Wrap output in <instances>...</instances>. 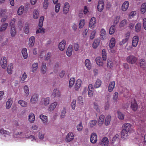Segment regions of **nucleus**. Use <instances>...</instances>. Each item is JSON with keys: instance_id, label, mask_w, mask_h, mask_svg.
Here are the masks:
<instances>
[{"instance_id": "338daca9", "label": "nucleus", "mask_w": 146, "mask_h": 146, "mask_svg": "<svg viewBox=\"0 0 146 146\" xmlns=\"http://www.w3.org/2000/svg\"><path fill=\"white\" fill-rule=\"evenodd\" d=\"M47 70L46 64H43L41 67V71L43 74L45 73Z\"/></svg>"}, {"instance_id": "a878e982", "label": "nucleus", "mask_w": 146, "mask_h": 146, "mask_svg": "<svg viewBox=\"0 0 146 146\" xmlns=\"http://www.w3.org/2000/svg\"><path fill=\"white\" fill-rule=\"evenodd\" d=\"M100 40L98 38H96L94 39L92 47L93 48H96L100 44Z\"/></svg>"}, {"instance_id": "8fccbe9b", "label": "nucleus", "mask_w": 146, "mask_h": 146, "mask_svg": "<svg viewBox=\"0 0 146 146\" xmlns=\"http://www.w3.org/2000/svg\"><path fill=\"white\" fill-rule=\"evenodd\" d=\"M102 58L104 61H106L107 60V53L105 49H103L102 50Z\"/></svg>"}, {"instance_id": "3c124183", "label": "nucleus", "mask_w": 146, "mask_h": 146, "mask_svg": "<svg viewBox=\"0 0 146 146\" xmlns=\"http://www.w3.org/2000/svg\"><path fill=\"white\" fill-rule=\"evenodd\" d=\"M16 19L14 18L11 19L9 22V25L10 27H15V24Z\"/></svg>"}, {"instance_id": "bf43d9fd", "label": "nucleus", "mask_w": 146, "mask_h": 146, "mask_svg": "<svg viewBox=\"0 0 146 146\" xmlns=\"http://www.w3.org/2000/svg\"><path fill=\"white\" fill-rule=\"evenodd\" d=\"M141 23H137L135 27V31L137 32H139L141 30Z\"/></svg>"}, {"instance_id": "4d7b16f0", "label": "nucleus", "mask_w": 146, "mask_h": 146, "mask_svg": "<svg viewBox=\"0 0 146 146\" xmlns=\"http://www.w3.org/2000/svg\"><path fill=\"white\" fill-rule=\"evenodd\" d=\"M61 4L60 3H57L54 7V11L56 13H58L60 10Z\"/></svg>"}, {"instance_id": "a19ab883", "label": "nucleus", "mask_w": 146, "mask_h": 146, "mask_svg": "<svg viewBox=\"0 0 146 146\" xmlns=\"http://www.w3.org/2000/svg\"><path fill=\"white\" fill-rule=\"evenodd\" d=\"M86 23L85 20L84 19H80L78 23V27L79 29L82 28Z\"/></svg>"}, {"instance_id": "f704fd0d", "label": "nucleus", "mask_w": 146, "mask_h": 146, "mask_svg": "<svg viewBox=\"0 0 146 146\" xmlns=\"http://www.w3.org/2000/svg\"><path fill=\"white\" fill-rule=\"evenodd\" d=\"M35 42V38L34 36H31L29 39V45L30 47H33Z\"/></svg>"}, {"instance_id": "09e8293b", "label": "nucleus", "mask_w": 146, "mask_h": 146, "mask_svg": "<svg viewBox=\"0 0 146 146\" xmlns=\"http://www.w3.org/2000/svg\"><path fill=\"white\" fill-rule=\"evenodd\" d=\"M27 77V75L26 73L24 72L23 74L20 78V81L22 83H24L25 82V80L26 79Z\"/></svg>"}, {"instance_id": "5701e85b", "label": "nucleus", "mask_w": 146, "mask_h": 146, "mask_svg": "<svg viewBox=\"0 0 146 146\" xmlns=\"http://www.w3.org/2000/svg\"><path fill=\"white\" fill-rule=\"evenodd\" d=\"M84 64L87 69L90 70L92 68V64L89 59H86L85 61Z\"/></svg>"}, {"instance_id": "0e129e2a", "label": "nucleus", "mask_w": 146, "mask_h": 146, "mask_svg": "<svg viewBox=\"0 0 146 146\" xmlns=\"http://www.w3.org/2000/svg\"><path fill=\"white\" fill-rule=\"evenodd\" d=\"M45 29L42 27H40L36 31V34L40 33L44 34L45 33Z\"/></svg>"}, {"instance_id": "f8f14e48", "label": "nucleus", "mask_w": 146, "mask_h": 146, "mask_svg": "<svg viewBox=\"0 0 146 146\" xmlns=\"http://www.w3.org/2000/svg\"><path fill=\"white\" fill-rule=\"evenodd\" d=\"M131 110L134 111H136L138 108V106L135 100L133 99L131 102Z\"/></svg>"}, {"instance_id": "052dcab7", "label": "nucleus", "mask_w": 146, "mask_h": 146, "mask_svg": "<svg viewBox=\"0 0 146 146\" xmlns=\"http://www.w3.org/2000/svg\"><path fill=\"white\" fill-rule=\"evenodd\" d=\"M44 17L43 16H41L39 19V22L38 25L40 27H42L43 26V23L44 20Z\"/></svg>"}, {"instance_id": "49530a36", "label": "nucleus", "mask_w": 146, "mask_h": 146, "mask_svg": "<svg viewBox=\"0 0 146 146\" xmlns=\"http://www.w3.org/2000/svg\"><path fill=\"white\" fill-rule=\"evenodd\" d=\"M40 118L44 123H46L48 121L47 117L42 114L40 115Z\"/></svg>"}, {"instance_id": "bb28decb", "label": "nucleus", "mask_w": 146, "mask_h": 146, "mask_svg": "<svg viewBox=\"0 0 146 146\" xmlns=\"http://www.w3.org/2000/svg\"><path fill=\"white\" fill-rule=\"evenodd\" d=\"M35 120V117L34 114L31 113H29L28 116V120L29 122L31 123H34Z\"/></svg>"}, {"instance_id": "e433bc0d", "label": "nucleus", "mask_w": 146, "mask_h": 146, "mask_svg": "<svg viewBox=\"0 0 146 146\" xmlns=\"http://www.w3.org/2000/svg\"><path fill=\"white\" fill-rule=\"evenodd\" d=\"M18 103L22 107H27L28 105L27 102L22 100H19Z\"/></svg>"}, {"instance_id": "4468645a", "label": "nucleus", "mask_w": 146, "mask_h": 146, "mask_svg": "<svg viewBox=\"0 0 146 146\" xmlns=\"http://www.w3.org/2000/svg\"><path fill=\"white\" fill-rule=\"evenodd\" d=\"M70 5L68 2L65 3L63 7V13L65 14H67L69 11Z\"/></svg>"}, {"instance_id": "f257e3e1", "label": "nucleus", "mask_w": 146, "mask_h": 146, "mask_svg": "<svg viewBox=\"0 0 146 146\" xmlns=\"http://www.w3.org/2000/svg\"><path fill=\"white\" fill-rule=\"evenodd\" d=\"M14 137L19 139L18 141H23L27 139H30L32 141H35L36 142H38V141L35 137L33 135L28 136L25 135L24 133L22 132H19L15 134Z\"/></svg>"}, {"instance_id": "4c0bfd02", "label": "nucleus", "mask_w": 146, "mask_h": 146, "mask_svg": "<svg viewBox=\"0 0 146 146\" xmlns=\"http://www.w3.org/2000/svg\"><path fill=\"white\" fill-rule=\"evenodd\" d=\"M106 35V32L105 30L104 29H101L100 31V36L102 40H104L105 39Z\"/></svg>"}, {"instance_id": "72a5a7b5", "label": "nucleus", "mask_w": 146, "mask_h": 146, "mask_svg": "<svg viewBox=\"0 0 146 146\" xmlns=\"http://www.w3.org/2000/svg\"><path fill=\"white\" fill-rule=\"evenodd\" d=\"M13 103V99L11 98H10L8 99V101L6 103V108L7 109H9L10 108Z\"/></svg>"}, {"instance_id": "f03ea898", "label": "nucleus", "mask_w": 146, "mask_h": 146, "mask_svg": "<svg viewBox=\"0 0 146 146\" xmlns=\"http://www.w3.org/2000/svg\"><path fill=\"white\" fill-rule=\"evenodd\" d=\"M112 143L113 146H120V137L118 134H116L113 136Z\"/></svg>"}, {"instance_id": "de8ad7c7", "label": "nucleus", "mask_w": 146, "mask_h": 146, "mask_svg": "<svg viewBox=\"0 0 146 146\" xmlns=\"http://www.w3.org/2000/svg\"><path fill=\"white\" fill-rule=\"evenodd\" d=\"M102 82L101 80L99 79H97L94 85V87L96 88H99L101 86Z\"/></svg>"}, {"instance_id": "ea45409f", "label": "nucleus", "mask_w": 146, "mask_h": 146, "mask_svg": "<svg viewBox=\"0 0 146 146\" xmlns=\"http://www.w3.org/2000/svg\"><path fill=\"white\" fill-rule=\"evenodd\" d=\"M16 33L17 31L15 27H11L10 34L11 37H15L16 35Z\"/></svg>"}, {"instance_id": "2f4dec72", "label": "nucleus", "mask_w": 146, "mask_h": 146, "mask_svg": "<svg viewBox=\"0 0 146 146\" xmlns=\"http://www.w3.org/2000/svg\"><path fill=\"white\" fill-rule=\"evenodd\" d=\"M140 11L141 14H144L146 11V3H143L140 7Z\"/></svg>"}, {"instance_id": "f3484780", "label": "nucleus", "mask_w": 146, "mask_h": 146, "mask_svg": "<svg viewBox=\"0 0 146 146\" xmlns=\"http://www.w3.org/2000/svg\"><path fill=\"white\" fill-rule=\"evenodd\" d=\"M90 142L92 143H96L97 141V136L95 133H92L90 138Z\"/></svg>"}, {"instance_id": "412c9836", "label": "nucleus", "mask_w": 146, "mask_h": 146, "mask_svg": "<svg viewBox=\"0 0 146 146\" xmlns=\"http://www.w3.org/2000/svg\"><path fill=\"white\" fill-rule=\"evenodd\" d=\"M101 146H108L109 141L106 137H104L102 139L100 143Z\"/></svg>"}, {"instance_id": "c03bdc74", "label": "nucleus", "mask_w": 146, "mask_h": 146, "mask_svg": "<svg viewBox=\"0 0 146 146\" xmlns=\"http://www.w3.org/2000/svg\"><path fill=\"white\" fill-rule=\"evenodd\" d=\"M23 92L25 95L27 96H28L29 94L28 86L27 85H25L23 86Z\"/></svg>"}, {"instance_id": "680f3d73", "label": "nucleus", "mask_w": 146, "mask_h": 146, "mask_svg": "<svg viewBox=\"0 0 146 146\" xmlns=\"http://www.w3.org/2000/svg\"><path fill=\"white\" fill-rule=\"evenodd\" d=\"M76 128L77 130L79 131H81L83 128L82 123L80 122L76 125Z\"/></svg>"}, {"instance_id": "6e6552de", "label": "nucleus", "mask_w": 146, "mask_h": 146, "mask_svg": "<svg viewBox=\"0 0 146 146\" xmlns=\"http://www.w3.org/2000/svg\"><path fill=\"white\" fill-rule=\"evenodd\" d=\"M104 2L103 0L99 1L97 6V10L99 12H102L104 7Z\"/></svg>"}, {"instance_id": "c9c22d12", "label": "nucleus", "mask_w": 146, "mask_h": 146, "mask_svg": "<svg viewBox=\"0 0 146 146\" xmlns=\"http://www.w3.org/2000/svg\"><path fill=\"white\" fill-rule=\"evenodd\" d=\"M115 39L113 38H112L110 40L109 44L110 48H113L115 45Z\"/></svg>"}, {"instance_id": "7ed1b4c3", "label": "nucleus", "mask_w": 146, "mask_h": 146, "mask_svg": "<svg viewBox=\"0 0 146 146\" xmlns=\"http://www.w3.org/2000/svg\"><path fill=\"white\" fill-rule=\"evenodd\" d=\"M52 96L56 100L59 99L61 97V92L58 90L54 89L52 92Z\"/></svg>"}, {"instance_id": "69168bd1", "label": "nucleus", "mask_w": 146, "mask_h": 146, "mask_svg": "<svg viewBox=\"0 0 146 146\" xmlns=\"http://www.w3.org/2000/svg\"><path fill=\"white\" fill-rule=\"evenodd\" d=\"M120 19V16H117L115 17L113 20V23L114 24L116 25L119 22Z\"/></svg>"}, {"instance_id": "dca6fc26", "label": "nucleus", "mask_w": 146, "mask_h": 146, "mask_svg": "<svg viewBox=\"0 0 146 146\" xmlns=\"http://www.w3.org/2000/svg\"><path fill=\"white\" fill-rule=\"evenodd\" d=\"M50 102V98L47 97L42 99L41 103L43 106H46L49 104Z\"/></svg>"}, {"instance_id": "7c9ffc66", "label": "nucleus", "mask_w": 146, "mask_h": 146, "mask_svg": "<svg viewBox=\"0 0 146 146\" xmlns=\"http://www.w3.org/2000/svg\"><path fill=\"white\" fill-rule=\"evenodd\" d=\"M74 138V135L72 133H69L66 137V140L68 141L72 140Z\"/></svg>"}, {"instance_id": "864d4df0", "label": "nucleus", "mask_w": 146, "mask_h": 146, "mask_svg": "<svg viewBox=\"0 0 146 146\" xmlns=\"http://www.w3.org/2000/svg\"><path fill=\"white\" fill-rule=\"evenodd\" d=\"M38 68V64L37 63H33L32 66V71L33 72H35Z\"/></svg>"}, {"instance_id": "9b49d317", "label": "nucleus", "mask_w": 146, "mask_h": 146, "mask_svg": "<svg viewBox=\"0 0 146 146\" xmlns=\"http://www.w3.org/2000/svg\"><path fill=\"white\" fill-rule=\"evenodd\" d=\"M102 58L100 56H98L96 59V64L99 66H103L104 64V61Z\"/></svg>"}, {"instance_id": "393cba45", "label": "nucleus", "mask_w": 146, "mask_h": 146, "mask_svg": "<svg viewBox=\"0 0 146 146\" xmlns=\"http://www.w3.org/2000/svg\"><path fill=\"white\" fill-rule=\"evenodd\" d=\"M115 82L113 81L110 82L108 86V91L109 92H112L115 88Z\"/></svg>"}, {"instance_id": "cd10ccee", "label": "nucleus", "mask_w": 146, "mask_h": 146, "mask_svg": "<svg viewBox=\"0 0 146 146\" xmlns=\"http://www.w3.org/2000/svg\"><path fill=\"white\" fill-rule=\"evenodd\" d=\"M13 64L12 63H10L8 66L7 71L9 74H11L13 72Z\"/></svg>"}, {"instance_id": "79ce46f5", "label": "nucleus", "mask_w": 146, "mask_h": 146, "mask_svg": "<svg viewBox=\"0 0 146 146\" xmlns=\"http://www.w3.org/2000/svg\"><path fill=\"white\" fill-rule=\"evenodd\" d=\"M128 21L127 19H123L121 21L119 24L120 28L124 27L127 25Z\"/></svg>"}, {"instance_id": "2eb2a0df", "label": "nucleus", "mask_w": 146, "mask_h": 146, "mask_svg": "<svg viewBox=\"0 0 146 146\" xmlns=\"http://www.w3.org/2000/svg\"><path fill=\"white\" fill-rule=\"evenodd\" d=\"M38 94H34L33 95L30 99V102L32 104L35 103L38 100Z\"/></svg>"}, {"instance_id": "1a4fd4ad", "label": "nucleus", "mask_w": 146, "mask_h": 146, "mask_svg": "<svg viewBox=\"0 0 146 146\" xmlns=\"http://www.w3.org/2000/svg\"><path fill=\"white\" fill-rule=\"evenodd\" d=\"M96 19L94 17L92 18L89 22V27L90 29H93L96 26Z\"/></svg>"}, {"instance_id": "0eeeda50", "label": "nucleus", "mask_w": 146, "mask_h": 146, "mask_svg": "<svg viewBox=\"0 0 146 146\" xmlns=\"http://www.w3.org/2000/svg\"><path fill=\"white\" fill-rule=\"evenodd\" d=\"M7 60L5 57H2L1 58L0 64L2 68L3 69L6 68L7 66Z\"/></svg>"}, {"instance_id": "37998d69", "label": "nucleus", "mask_w": 146, "mask_h": 146, "mask_svg": "<svg viewBox=\"0 0 146 146\" xmlns=\"http://www.w3.org/2000/svg\"><path fill=\"white\" fill-rule=\"evenodd\" d=\"M97 123V121L93 120L90 121L88 123V125L90 128L93 127Z\"/></svg>"}, {"instance_id": "58836bf2", "label": "nucleus", "mask_w": 146, "mask_h": 146, "mask_svg": "<svg viewBox=\"0 0 146 146\" xmlns=\"http://www.w3.org/2000/svg\"><path fill=\"white\" fill-rule=\"evenodd\" d=\"M8 26V24L7 23H3L0 27V31L3 32L5 31L7 29Z\"/></svg>"}, {"instance_id": "4be33fe9", "label": "nucleus", "mask_w": 146, "mask_h": 146, "mask_svg": "<svg viewBox=\"0 0 146 146\" xmlns=\"http://www.w3.org/2000/svg\"><path fill=\"white\" fill-rule=\"evenodd\" d=\"M130 132L123 130L121 133V136L122 139L125 140L129 137V133Z\"/></svg>"}, {"instance_id": "a18cd8bd", "label": "nucleus", "mask_w": 146, "mask_h": 146, "mask_svg": "<svg viewBox=\"0 0 146 146\" xmlns=\"http://www.w3.org/2000/svg\"><path fill=\"white\" fill-rule=\"evenodd\" d=\"M111 115H108L106 116L105 120V125L106 126L109 125L111 120Z\"/></svg>"}, {"instance_id": "39448f33", "label": "nucleus", "mask_w": 146, "mask_h": 146, "mask_svg": "<svg viewBox=\"0 0 146 146\" xmlns=\"http://www.w3.org/2000/svg\"><path fill=\"white\" fill-rule=\"evenodd\" d=\"M28 9L27 8H24V7L23 5H21L18 9L17 13L18 15L19 16L22 15L23 14H26L27 13Z\"/></svg>"}, {"instance_id": "a211bd4d", "label": "nucleus", "mask_w": 146, "mask_h": 146, "mask_svg": "<svg viewBox=\"0 0 146 146\" xmlns=\"http://www.w3.org/2000/svg\"><path fill=\"white\" fill-rule=\"evenodd\" d=\"M129 5L128 1H126L122 4L121 6V10L123 11H126L128 9Z\"/></svg>"}, {"instance_id": "ddd939ff", "label": "nucleus", "mask_w": 146, "mask_h": 146, "mask_svg": "<svg viewBox=\"0 0 146 146\" xmlns=\"http://www.w3.org/2000/svg\"><path fill=\"white\" fill-rule=\"evenodd\" d=\"M66 42L65 40H62L59 44L58 47L59 50L61 51H63L66 47Z\"/></svg>"}, {"instance_id": "c85d7f7f", "label": "nucleus", "mask_w": 146, "mask_h": 146, "mask_svg": "<svg viewBox=\"0 0 146 146\" xmlns=\"http://www.w3.org/2000/svg\"><path fill=\"white\" fill-rule=\"evenodd\" d=\"M73 51L72 46V45H70L68 47L66 52L67 55L70 57L72 54Z\"/></svg>"}, {"instance_id": "6ab92c4d", "label": "nucleus", "mask_w": 146, "mask_h": 146, "mask_svg": "<svg viewBox=\"0 0 146 146\" xmlns=\"http://www.w3.org/2000/svg\"><path fill=\"white\" fill-rule=\"evenodd\" d=\"M82 83V80L78 79L77 80L74 85V89L76 90H78L80 88Z\"/></svg>"}, {"instance_id": "c756f323", "label": "nucleus", "mask_w": 146, "mask_h": 146, "mask_svg": "<svg viewBox=\"0 0 146 146\" xmlns=\"http://www.w3.org/2000/svg\"><path fill=\"white\" fill-rule=\"evenodd\" d=\"M22 56L25 59H27L28 58L27 49L25 48H23L21 50Z\"/></svg>"}, {"instance_id": "b1692460", "label": "nucleus", "mask_w": 146, "mask_h": 146, "mask_svg": "<svg viewBox=\"0 0 146 146\" xmlns=\"http://www.w3.org/2000/svg\"><path fill=\"white\" fill-rule=\"evenodd\" d=\"M57 104L58 103L56 101L51 103L49 106L48 107V110L50 111H53L56 108Z\"/></svg>"}, {"instance_id": "423d86ee", "label": "nucleus", "mask_w": 146, "mask_h": 146, "mask_svg": "<svg viewBox=\"0 0 146 146\" xmlns=\"http://www.w3.org/2000/svg\"><path fill=\"white\" fill-rule=\"evenodd\" d=\"M127 60L129 63L131 64H133L136 62L137 58L134 56L130 55L127 57Z\"/></svg>"}, {"instance_id": "6e6d98bb", "label": "nucleus", "mask_w": 146, "mask_h": 146, "mask_svg": "<svg viewBox=\"0 0 146 146\" xmlns=\"http://www.w3.org/2000/svg\"><path fill=\"white\" fill-rule=\"evenodd\" d=\"M118 118L120 120H122L124 119V115L119 111H117Z\"/></svg>"}, {"instance_id": "aec40b11", "label": "nucleus", "mask_w": 146, "mask_h": 146, "mask_svg": "<svg viewBox=\"0 0 146 146\" xmlns=\"http://www.w3.org/2000/svg\"><path fill=\"white\" fill-rule=\"evenodd\" d=\"M139 66L140 68L143 70H145L146 68V64L145 59H141L139 61Z\"/></svg>"}, {"instance_id": "20e7f679", "label": "nucleus", "mask_w": 146, "mask_h": 146, "mask_svg": "<svg viewBox=\"0 0 146 146\" xmlns=\"http://www.w3.org/2000/svg\"><path fill=\"white\" fill-rule=\"evenodd\" d=\"M123 129L126 131L130 133L133 130V127L132 125L129 123H126L123 124L122 126Z\"/></svg>"}, {"instance_id": "603ef678", "label": "nucleus", "mask_w": 146, "mask_h": 146, "mask_svg": "<svg viewBox=\"0 0 146 146\" xmlns=\"http://www.w3.org/2000/svg\"><path fill=\"white\" fill-rule=\"evenodd\" d=\"M96 29L93 30L90 33V39L91 40L93 39L96 35Z\"/></svg>"}, {"instance_id": "e2e57ef3", "label": "nucleus", "mask_w": 146, "mask_h": 146, "mask_svg": "<svg viewBox=\"0 0 146 146\" xmlns=\"http://www.w3.org/2000/svg\"><path fill=\"white\" fill-rule=\"evenodd\" d=\"M75 82V79L74 77L71 78L69 80V86L70 87H72Z\"/></svg>"}, {"instance_id": "13d9d810", "label": "nucleus", "mask_w": 146, "mask_h": 146, "mask_svg": "<svg viewBox=\"0 0 146 146\" xmlns=\"http://www.w3.org/2000/svg\"><path fill=\"white\" fill-rule=\"evenodd\" d=\"M0 133L1 134L7 135L8 136L9 135L11 134L10 132L6 130H5L3 129H1L0 130Z\"/></svg>"}, {"instance_id": "774afa93", "label": "nucleus", "mask_w": 146, "mask_h": 146, "mask_svg": "<svg viewBox=\"0 0 146 146\" xmlns=\"http://www.w3.org/2000/svg\"><path fill=\"white\" fill-rule=\"evenodd\" d=\"M115 25H112L110 27L109 29V34L110 35H112L115 32Z\"/></svg>"}, {"instance_id": "5fc2aeb1", "label": "nucleus", "mask_w": 146, "mask_h": 146, "mask_svg": "<svg viewBox=\"0 0 146 146\" xmlns=\"http://www.w3.org/2000/svg\"><path fill=\"white\" fill-rule=\"evenodd\" d=\"M104 119L105 116L104 115H101L100 116L98 120L99 125H102L103 123Z\"/></svg>"}, {"instance_id": "473e14b6", "label": "nucleus", "mask_w": 146, "mask_h": 146, "mask_svg": "<svg viewBox=\"0 0 146 146\" xmlns=\"http://www.w3.org/2000/svg\"><path fill=\"white\" fill-rule=\"evenodd\" d=\"M33 18L35 19H37L39 17V10L38 9H34L33 12Z\"/></svg>"}, {"instance_id": "9d476101", "label": "nucleus", "mask_w": 146, "mask_h": 146, "mask_svg": "<svg viewBox=\"0 0 146 146\" xmlns=\"http://www.w3.org/2000/svg\"><path fill=\"white\" fill-rule=\"evenodd\" d=\"M139 40V38L137 36H134L132 39V45L134 47H136L138 45Z\"/></svg>"}]
</instances>
